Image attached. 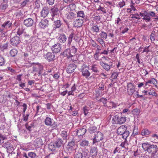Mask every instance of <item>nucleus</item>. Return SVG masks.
<instances>
[{"label":"nucleus","mask_w":158,"mask_h":158,"mask_svg":"<svg viewBox=\"0 0 158 158\" xmlns=\"http://www.w3.org/2000/svg\"><path fill=\"white\" fill-rule=\"evenodd\" d=\"M142 147L144 151L151 153V158H154L155 154L158 150L157 146L155 144H152L147 142L142 144Z\"/></svg>","instance_id":"f257e3e1"},{"label":"nucleus","mask_w":158,"mask_h":158,"mask_svg":"<svg viewBox=\"0 0 158 158\" xmlns=\"http://www.w3.org/2000/svg\"><path fill=\"white\" fill-rule=\"evenodd\" d=\"M120 115L121 114L118 113H116L112 118L113 124H121L126 122V117H121Z\"/></svg>","instance_id":"f03ea898"},{"label":"nucleus","mask_w":158,"mask_h":158,"mask_svg":"<svg viewBox=\"0 0 158 158\" xmlns=\"http://www.w3.org/2000/svg\"><path fill=\"white\" fill-rule=\"evenodd\" d=\"M50 11V13L52 16V18L51 19L53 21L56 20V18H57V17L59 16V9L56 6H54L51 9Z\"/></svg>","instance_id":"7ed1b4c3"},{"label":"nucleus","mask_w":158,"mask_h":158,"mask_svg":"<svg viewBox=\"0 0 158 158\" xmlns=\"http://www.w3.org/2000/svg\"><path fill=\"white\" fill-rule=\"evenodd\" d=\"M103 138V134L99 131H98L94 134V138L93 139V144L102 140Z\"/></svg>","instance_id":"20e7f679"},{"label":"nucleus","mask_w":158,"mask_h":158,"mask_svg":"<svg viewBox=\"0 0 158 158\" xmlns=\"http://www.w3.org/2000/svg\"><path fill=\"white\" fill-rule=\"evenodd\" d=\"M127 88V92L130 95L132 96L137 91L135 90V86L132 83H128Z\"/></svg>","instance_id":"39448f33"},{"label":"nucleus","mask_w":158,"mask_h":158,"mask_svg":"<svg viewBox=\"0 0 158 158\" xmlns=\"http://www.w3.org/2000/svg\"><path fill=\"white\" fill-rule=\"evenodd\" d=\"M44 58L48 62H52L55 59V55L53 52H48L46 53H44Z\"/></svg>","instance_id":"423d86ee"},{"label":"nucleus","mask_w":158,"mask_h":158,"mask_svg":"<svg viewBox=\"0 0 158 158\" xmlns=\"http://www.w3.org/2000/svg\"><path fill=\"white\" fill-rule=\"evenodd\" d=\"M90 125H91V124H87L86 126H83L82 127L79 128L76 130L77 131L76 132L77 135L78 136L84 135L86 132V128H87V127L89 126Z\"/></svg>","instance_id":"0eeeda50"},{"label":"nucleus","mask_w":158,"mask_h":158,"mask_svg":"<svg viewBox=\"0 0 158 158\" xmlns=\"http://www.w3.org/2000/svg\"><path fill=\"white\" fill-rule=\"evenodd\" d=\"M88 67L87 65L85 64H83L82 66L81 69L82 72V75L85 77L86 78H87L90 75V73L88 70Z\"/></svg>","instance_id":"6e6552de"},{"label":"nucleus","mask_w":158,"mask_h":158,"mask_svg":"<svg viewBox=\"0 0 158 158\" xmlns=\"http://www.w3.org/2000/svg\"><path fill=\"white\" fill-rule=\"evenodd\" d=\"M13 21L14 20L11 19H7L2 25L1 27L5 29L10 28L12 25Z\"/></svg>","instance_id":"1a4fd4ad"},{"label":"nucleus","mask_w":158,"mask_h":158,"mask_svg":"<svg viewBox=\"0 0 158 158\" xmlns=\"http://www.w3.org/2000/svg\"><path fill=\"white\" fill-rule=\"evenodd\" d=\"M64 144L63 140L61 138H58L55 141L53 144V146L55 148H59Z\"/></svg>","instance_id":"9d476101"},{"label":"nucleus","mask_w":158,"mask_h":158,"mask_svg":"<svg viewBox=\"0 0 158 158\" xmlns=\"http://www.w3.org/2000/svg\"><path fill=\"white\" fill-rule=\"evenodd\" d=\"M61 47V45L60 44L57 43L52 46L51 49L54 53H57L60 52Z\"/></svg>","instance_id":"9b49d317"},{"label":"nucleus","mask_w":158,"mask_h":158,"mask_svg":"<svg viewBox=\"0 0 158 158\" xmlns=\"http://www.w3.org/2000/svg\"><path fill=\"white\" fill-rule=\"evenodd\" d=\"M10 42L12 45L17 46L20 42L19 38L17 36H15L11 39Z\"/></svg>","instance_id":"f8f14e48"},{"label":"nucleus","mask_w":158,"mask_h":158,"mask_svg":"<svg viewBox=\"0 0 158 158\" xmlns=\"http://www.w3.org/2000/svg\"><path fill=\"white\" fill-rule=\"evenodd\" d=\"M89 142L88 140L83 139L79 141V146L81 148H86L89 145Z\"/></svg>","instance_id":"ddd939ff"},{"label":"nucleus","mask_w":158,"mask_h":158,"mask_svg":"<svg viewBox=\"0 0 158 158\" xmlns=\"http://www.w3.org/2000/svg\"><path fill=\"white\" fill-rule=\"evenodd\" d=\"M76 65L74 64H71L69 65L66 69L67 73H71L74 72L75 69L76 68Z\"/></svg>","instance_id":"4468645a"},{"label":"nucleus","mask_w":158,"mask_h":158,"mask_svg":"<svg viewBox=\"0 0 158 158\" xmlns=\"http://www.w3.org/2000/svg\"><path fill=\"white\" fill-rule=\"evenodd\" d=\"M62 55L68 59L72 58L73 57L72 54H71L70 48L65 49L62 53Z\"/></svg>","instance_id":"2eb2a0df"},{"label":"nucleus","mask_w":158,"mask_h":158,"mask_svg":"<svg viewBox=\"0 0 158 158\" xmlns=\"http://www.w3.org/2000/svg\"><path fill=\"white\" fill-rule=\"evenodd\" d=\"M48 20L46 19L42 20L39 23L40 27L42 28H44L48 25Z\"/></svg>","instance_id":"dca6fc26"},{"label":"nucleus","mask_w":158,"mask_h":158,"mask_svg":"<svg viewBox=\"0 0 158 158\" xmlns=\"http://www.w3.org/2000/svg\"><path fill=\"white\" fill-rule=\"evenodd\" d=\"M68 150L70 151H73L76 149L75 141H71L69 142L67 145Z\"/></svg>","instance_id":"f3484780"},{"label":"nucleus","mask_w":158,"mask_h":158,"mask_svg":"<svg viewBox=\"0 0 158 158\" xmlns=\"http://www.w3.org/2000/svg\"><path fill=\"white\" fill-rule=\"evenodd\" d=\"M49 8L47 6H44L41 12V16L43 17H46L49 14Z\"/></svg>","instance_id":"a211bd4d"},{"label":"nucleus","mask_w":158,"mask_h":158,"mask_svg":"<svg viewBox=\"0 0 158 158\" xmlns=\"http://www.w3.org/2000/svg\"><path fill=\"white\" fill-rule=\"evenodd\" d=\"M67 39L66 35L63 33L60 34L58 38L59 42L62 44L64 43L66 41Z\"/></svg>","instance_id":"6ab92c4d"},{"label":"nucleus","mask_w":158,"mask_h":158,"mask_svg":"<svg viewBox=\"0 0 158 158\" xmlns=\"http://www.w3.org/2000/svg\"><path fill=\"white\" fill-rule=\"evenodd\" d=\"M34 23L33 20L31 18H29L24 20V24L27 27H29L32 26Z\"/></svg>","instance_id":"aec40b11"},{"label":"nucleus","mask_w":158,"mask_h":158,"mask_svg":"<svg viewBox=\"0 0 158 158\" xmlns=\"http://www.w3.org/2000/svg\"><path fill=\"white\" fill-rule=\"evenodd\" d=\"M127 130V127L125 125L120 126L117 129V133L118 135H121Z\"/></svg>","instance_id":"412c9836"},{"label":"nucleus","mask_w":158,"mask_h":158,"mask_svg":"<svg viewBox=\"0 0 158 158\" xmlns=\"http://www.w3.org/2000/svg\"><path fill=\"white\" fill-rule=\"evenodd\" d=\"M84 22L82 19H77L74 21V26L75 27H80L82 26Z\"/></svg>","instance_id":"4be33fe9"},{"label":"nucleus","mask_w":158,"mask_h":158,"mask_svg":"<svg viewBox=\"0 0 158 158\" xmlns=\"http://www.w3.org/2000/svg\"><path fill=\"white\" fill-rule=\"evenodd\" d=\"M60 135L64 140L65 141V143L66 142L67 140L69 139V133H68L67 131L65 130L62 131Z\"/></svg>","instance_id":"5701e85b"},{"label":"nucleus","mask_w":158,"mask_h":158,"mask_svg":"<svg viewBox=\"0 0 158 158\" xmlns=\"http://www.w3.org/2000/svg\"><path fill=\"white\" fill-rule=\"evenodd\" d=\"M76 15L73 12L70 11L67 14V19L70 21L75 17Z\"/></svg>","instance_id":"b1692460"},{"label":"nucleus","mask_w":158,"mask_h":158,"mask_svg":"<svg viewBox=\"0 0 158 158\" xmlns=\"http://www.w3.org/2000/svg\"><path fill=\"white\" fill-rule=\"evenodd\" d=\"M53 23V28L55 29L59 28L62 25V23L59 20H54Z\"/></svg>","instance_id":"393cba45"},{"label":"nucleus","mask_w":158,"mask_h":158,"mask_svg":"<svg viewBox=\"0 0 158 158\" xmlns=\"http://www.w3.org/2000/svg\"><path fill=\"white\" fill-rule=\"evenodd\" d=\"M74 35V33L72 32L69 34V37H68L67 44V46L68 47H70L72 41V39Z\"/></svg>","instance_id":"a878e982"},{"label":"nucleus","mask_w":158,"mask_h":158,"mask_svg":"<svg viewBox=\"0 0 158 158\" xmlns=\"http://www.w3.org/2000/svg\"><path fill=\"white\" fill-rule=\"evenodd\" d=\"M100 64L102 67L106 71H108L110 69V65L103 62H100Z\"/></svg>","instance_id":"bb28decb"},{"label":"nucleus","mask_w":158,"mask_h":158,"mask_svg":"<svg viewBox=\"0 0 158 158\" xmlns=\"http://www.w3.org/2000/svg\"><path fill=\"white\" fill-rule=\"evenodd\" d=\"M96 147H93L91 148L90 154L92 156H96L97 154V150Z\"/></svg>","instance_id":"cd10ccee"},{"label":"nucleus","mask_w":158,"mask_h":158,"mask_svg":"<svg viewBox=\"0 0 158 158\" xmlns=\"http://www.w3.org/2000/svg\"><path fill=\"white\" fill-rule=\"evenodd\" d=\"M89 128L88 129V131L90 134H92L96 132L97 130V128L95 126H89Z\"/></svg>","instance_id":"c85d7f7f"},{"label":"nucleus","mask_w":158,"mask_h":158,"mask_svg":"<svg viewBox=\"0 0 158 158\" xmlns=\"http://www.w3.org/2000/svg\"><path fill=\"white\" fill-rule=\"evenodd\" d=\"M158 30V27H156L155 28L153 31L151 33V34L150 35V39L151 40H155V33H157V32H156V31H157Z\"/></svg>","instance_id":"c756f323"},{"label":"nucleus","mask_w":158,"mask_h":158,"mask_svg":"<svg viewBox=\"0 0 158 158\" xmlns=\"http://www.w3.org/2000/svg\"><path fill=\"white\" fill-rule=\"evenodd\" d=\"M91 69L92 71L94 73L95 75H99V71L98 70L97 65L96 64H94L92 65Z\"/></svg>","instance_id":"7c9ffc66"},{"label":"nucleus","mask_w":158,"mask_h":158,"mask_svg":"<svg viewBox=\"0 0 158 158\" xmlns=\"http://www.w3.org/2000/svg\"><path fill=\"white\" fill-rule=\"evenodd\" d=\"M17 50L14 48L11 49L10 52V54L11 56L12 57H15L18 53Z\"/></svg>","instance_id":"2f4dec72"},{"label":"nucleus","mask_w":158,"mask_h":158,"mask_svg":"<svg viewBox=\"0 0 158 158\" xmlns=\"http://www.w3.org/2000/svg\"><path fill=\"white\" fill-rule=\"evenodd\" d=\"M151 132L146 128L143 129L141 131V134L143 136H146L149 135Z\"/></svg>","instance_id":"473e14b6"},{"label":"nucleus","mask_w":158,"mask_h":158,"mask_svg":"<svg viewBox=\"0 0 158 158\" xmlns=\"http://www.w3.org/2000/svg\"><path fill=\"white\" fill-rule=\"evenodd\" d=\"M44 123L45 125L47 126H51L52 123V119L49 117H47L45 120Z\"/></svg>","instance_id":"72a5a7b5"},{"label":"nucleus","mask_w":158,"mask_h":158,"mask_svg":"<svg viewBox=\"0 0 158 158\" xmlns=\"http://www.w3.org/2000/svg\"><path fill=\"white\" fill-rule=\"evenodd\" d=\"M74 158H83L82 153L79 151L75 152Z\"/></svg>","instance_id":"f704fd0d"},{"label":"nucleus","mask_w":158,"mask_h":158,"mask_svg":"<svg viewBox=\"0 0 158 158\" xmlns=\"http://www.w3.org/2000/svg\"><path fill=\"white\" fill-rule=\"evenodd\" d=\"M124 139L125 140L124 142L121 143L120 146L123 148L127 149L128 148L127 146L128 145V142L127 139Z\"/></svg>","instance_id":"c9c22d12"},{"label":"nucleus","mask_w":158,"mask_h":158,"mask_svg":"<svg viewBox=\"0 0 158 158\" xmlns=\"http://www.w3.org/2000/svg\"><path fill=\"white\" fill-rule=\"evenodd\" d=\"M70 52L71 54L73 55V57L74 56L75 54L77 52V49L75 48L74 46H72L70 49Z\"/></svg>","instance_id":"e433bc0d"},{"label":"nucleus","mask_w":158,"mask_h":158,"mask_svg":"<svg viewBox=\"0 0 158 158\" xmlns=\"http://www.w3.org/2000/svg\"><path fill=\"white\" fill-rule=\"evenodd\" d=\"M8 6L7 3H5L3 2L0 6V8L2 10H5Z\"/></svg>","instance_id":"4c0bfd02"},{"label":"nucleus","mask_w":158,"mask_h":158,"mask_svg":"<svg viewBox=\"0 0 158 158\" xmlns=\"http://www.w3.org/2000/svg\"><path fill=\"white\" fill-rule=\"evenodd\" d=\"M2 145L3 146L6 148L7 149H9V148L12 147V145L8 141L6 142L5 143H4Z\"/></svg>","instance_id":"58836bf2"},{"label":"nucleus","mask_w":158,"mask_h":158,"mask_svg":"<svg viewBox=\"0 0 158 158\" xmlns=\"http://www.w3.org/2000/svg\"><path fill=\"white\" fill-rule=\"evenodd\" d=\"M91 30L94 32L98 33L99 32V27L97 25H94L92 27Z\"/></svg>","instance_id":"ea45409f"},{"label":"nucleus","mask_w":158,"mask_h":158,"mask_svg":"<svg viewBox=\"0 0 158 158\" xmlns=\"http://www.w3.org/2000/svg\"><path fill=\"white\" fill-rule=\"evenodd\" d=\"M148 95H152L156 97L157 96V94L152 89L148 90Z\"/></svg>","instance_id":"a19ab883"},{"label":"nucleus","mask_w":158,"mask_h":158,"mask_svg":"<svg viewBox=\"0 0 158 158\" xmlns=\"http://www.w3.org/2000/svg\"><path fill=\"white\" fill-rule=\"evenodd\" d=\"M0 143L2 144L4 143L3 140L6 139V136L5 135H3L2 134L0 133Z\"/></svg>","instance_id":"79ce46f5"},{"label":"nucleus","mask_w":158,"mask_h":158,"mask_svg":"<svg viewBox=\"0 0 158 158\" xmlns=\"http://www.w3.org/2000/svg\"><path fill=\"white\" fill-rule=\"evenodd\" d=\"M129 132L128 131H125L123 134L121 135H122V138L124 139H127V138L128 137L129 135Z\"/></svg>","instance_id":"37998d69"},{"label":"nucleus","mask_w":158,"mask_h":158,"mask_svg":"<svg viewBox=\"0 0 158 158\" xmlns=\"http://www.w3.org/2000/svg\"><path fill=\"white\" fill-rule=\"evenodd\" d=\"M99 35L102 38L106 39L107 35V33L103 31H102L101 33L99 34Z\"/></svg>","instance_id":"c03bdc74"},{"label":"nucleus","mask_w":158,"mask_h":158,"mask_svg":"<svg viewBox=\"0 0 158 158\" xmlns=\"http://www.w3.org/2000/svg\"><path fill=\"white\" fill-rule=\"evenodd\" d=\"M24 30L22 27H19L18 29L17 34L20 36L22 34H23V33L24 32Z\"/></svg>","instance_id":"a18cd8bd"},{"label":"nucleus","mask_w":158,"mask_h":158,"mask_svg":"<svg viewBox=\"0 0 158 158\" xmlns=\"http://www.w3.org/2000/svg\"><path fill=\"white\" fill-rule=\"evenodd\" d=\"M8 45V43L7 42L6 44H3L2 45L0 46V47H1L0 48L1 50L2 51H3L4 50L7 49Z\"/></svg>","instance_id":"49530a36"},{"label":"nucleus","mask_w":158,"mask_h":158,"mask_svg":"<svg viewBox=\"0 0 158 158\" xmlns=\"http://www.w3.org/2000/svg\"><path fill=\"white\" fill-rule=\"evenodd\" d=\"M77 17H81L83 19L85 17L83 11L81 10L77 13Z\"/></svg>","instance_id":"de8ad7c7"},{"label":"nucleus","mask_w":158,"mask_h":158,"mask_svg":"<svg viewBox=\"0 0 158 158\" xmlns=\"http://www.w3.org/2000/svg\"><path fill=\"white\" fill-rule=\"evenodd\" d=\"M99 89L102 90H104V89L105 84L102 81H101L98 85Z\"/></svg>","instance_id":"09e8293b"},{"label":"nucleus","mask_w":158,"mask_h":158,"mask_svg":"<svg viewBox=\"0 0 158 158\" xmlns=\"http://www.w3.org/2000/svg\"><path fill=\"white\" fill-rule=\"evenodd\" d=\"M143 20L145 21L146 22H150L151 21V19L150 17L148 15H147L144 16L142 18Z\"/></svg>","instance_id":"8fccbe9b"},{"label":"nucleus","mask_w":158,"mask_h":158,"mask_svg":"<svg viewBox=\"0 0 158 158\" xmlns=\"http://www.w3.org/2000/svg\"><path fill=\"white\" fill-rule=\"evenodd\" d=\"M88 108L86 106L84 107L83 108V112L84 113V114L85 116H88V114L89 113V109H88Z\"/></svg>","instance_id":"3c124183"},{"label":"nucleus","mask_w":158,"mask_h":158,"mask_svg":"<svg viewBox=\"0 0 158 158\" xmlns=\"http://www.w3.org/2000/svg\"><path fill=\"white\" fill-rule=\"evenodd\" d=\"M23 35L25 40L28 42V41L30 40V35L28 34H27L26 32L23 33Z\"/></svg>","instance_id":"603ef678"},{"label":"nucleus","mask_w":158,"mask_h":158,"mask_svg":"<svg viewBox=\"0 0 158 158\" xmlns=\"http://www.w3.org/2000/svg\"><path fill=\"white\" fill-rule=\"evenodd\" d=\"M28 155L31 158H35L37 156L35 153L32 152H29Z\"/></svg>","instance_id":"864d4df0"},{"label":"nucleus","mask_w":158,"mask_h":158,"mask_svg":"<svg viewBox=\"0 0 158 158\" xmlns=\"http://www.w3.org/2000/svg\"><path fill=\"white\" fill-rule=\"evenodd\" d=\"M5 63V61L4 58L0 56V66H3Z\"/></svg>","instance_id":"5fc2aeb1"},{"label":"nucleus","mask_w":158,"mask_h":158,"mask_svg":"<svg viewBox=\"0 0 158 158\" xmlns=\"http://www.w3.org/2000/svg\"><path fill=\"white\" fill-rule=\"evenodd\" d=\"M69 6L70 9V10L73 11L76 8V6L75 4L74 3H71L69 5Z\"/></svg>","instance_id":"6e6d98bb"},{"label":"nucleus","mask_w":158,"mask_h":158,"mask_svg":"<svg viewBox=\"0 0 158 158\" xmlns=\"http://www.w3.org/2000/svg\"><path fill=\"white\" fill-rule=\"evenodd\" d=\"M50 126L52 127V128L53 129H56L57 127V122H54L52 124V123L51 124V126Z\"/></svg>","instance_id":"4d7b16f0"},{"label":"nucleus","mask_w":158,"mask_h":158,"mask_svg":"<svg viewBox=\"0 0 158 158\" xmlns=\"http://www.w3.org/2000/svg\"><path fill=\"white\" fill-rule=\"evenodd\" d=\"M122 113L127 114H131V111L128 108L125 109L123 110Z\"/></svg>","instance_id":"13d9d810"},{"label":"nucleus","mask_w":158,"mask_h":158,"mask_svg":"<svg viewBox=\"0 0 158 158\" xmlns=\"http://www.w3.org/2000/svg\"><path fill=\"white\" fill-rule=\"evenodd\" d=\"M29 2L28 0H25L21 4L20 6L22 7L25 6L27 3Z\"/></svg>","instance_id":"bf43d9fd"},{"label":"nucleus","mask_w":158,"mask_h":158,"mask_svg":"<svg viewBox=\"0 0 158 158\" xmlns=\"http://www.w3.org/2000/svg\"><path fill=\"white\" fill-rule=\"evenodd\" d=\"M132 16L131 17V18H135V19H140V18L139 17V15L138 14H135L132 15Z\"/></svg>","instance_id":"052dcab7"},{"label":"nucleus","mask_w":158,"mask_h":158,"mask_svg":"<svg viewBox=\"0 0 158 158\" xmlns=\"http://www.w3.org/2000/svg\"><path fill=\"white\" fill-rule=\"evenodd\" d=\"M118 75V73L117 72H114L112 74V77H113V79H115L117 78Z\"/></svg>","instance_id":"680f3d73"},{"label":"nucleus","mask_w":158,"mask_h":158,"mask_svg":"<svg viewBox=\"0 0 158 158\" xmlns=\"http://www.w3.org/2000/svg\"><path fill=\"white\" fill-rule=\"evenodd\" d=\"M99 52H97L96 51L94 56V57L96 60H98L99 56Z\"/></svg>","instance_id":"e2e57ef3"},{"label":"nucleus","mask_w":158,"mask_h":158,"mask_svg":"<svg viewBox=\"0 0 158 158\" xmlns=\"http://www.w3.org/2000/svg\"><path fill=\"white\" fill-rule=\"evenodd\" d=\"M155 13L152 11H149V12H147V15H148L149 17L151 16L152 18H153L154 17V15H155Z\"/></svg>","instance_id":"0e129e2a"},{"label":"nucleus","mask_w":158,"mask_h":158,"mask_svg":"<svg viewBox=\"0 0 158 158\" xmlns=\"http://www.w3.org/2000/svg\"><path fill=\"white\" fill-rule=\"evenodd\" d=\"M55 0H46V2L49 5L52 6L54 3Z\"/></svg>","instance_id":"69168bd1"},{"label":"nucleus","mask_w":158,"mask_h":158,"mask_svg":"<svg viewBox=\"0 0 158 158\" xmlns=\"http://www.w3.org/2000/svg\"><path fill=\"white\" fill-rule=\"evenodd\" d=\"M98 11H101L102 12L104 13H106V11L105 9L103 7L100 6L99 8L97 10Z\"/></svg>","instance_id":"338daca9"},{"label":"nucleus","mask_w":158,"mask_h":158,"mask_svg":"<svg viewBox=\"0 0 158 158\" xmlns=\"http://www.w3.org/2000/svg\"><path fill=\"white\" fill-rule=\"evenodd\" d=\"M25 127L26 129L29 131H31V128L32 127L30 126L29 125L28 123H26L25 125Z\"/></svg>","instance_id":"774afa93"}]
</instances>
